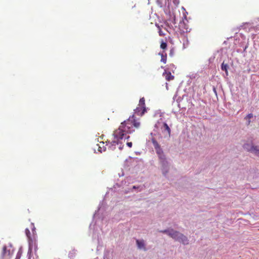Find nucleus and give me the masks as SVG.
Instances as JSON below:
<instances>
[{
  "label": "nucleus",
  "mask_w": 259,
  "mask_h": 259,
  "mask_svg": "<svg viewBox=\"0 0 259 259\" xmlns=\"http://www.w3.org/2000/svg\"><path fill=\"white\" fill-rule=\"evenodd\" d=\"M140 125V122L136 119L134 115L130 116L127 120L122 122L119 127L113 132L112 136L114 139L112 141L107 140L106 142V145L108 146L110 150H114L120 140L128 139L130 137L128 134L139 129Z\"/></svg>",
  "instance_id": "nucleus-1"
},
{
  "label": "nucleus",
  "mask_w": 259,
  "mask_h": 259,
  "mask_svg": "<svg viewBox=\"0 0 259 259\" xmlns=\"http://www.w3.org/2000/svg\"><path fill=\"white\" fill-rule=\"evenodd\" d=\"M162 233H166L170 237L174 239L175 240L182 242L184 244H187L188 243V240L187 238L179 232L174 231V230H164L160 231Z\"/></svg>",
  "instance_id": "nucleus-2"
},
{
  "label": "nucleus",
  "mask_w": 259,
  "mask_h": 259,
  "mask_svg": "<svg viewBox=\"0 0 259 259\" xmlns=\"http://www.w3.org/2000/svg\"><path fill=\"white\" fill-rule=\"evenodd\" d=\"M153 146L156 150V152L158 155L160 163L163 167H166L167 165V161L166 160V158L163 154L162 149L161 148L158 142L154 139L152 140Z\"/></svg>",
  "instance_id": "nucleus-3"
},
{
  "label": "nucleus",
  "mask_w": 259,
  "mask_h": 259,
  "mask_svg": "<svg viewBox=\"0 0 259 259\" xmlns=\"http://www.w3.org/2000/svg\"><path fill=\"white\" fill-rule=\"evenodd\" d=\"M145 100L144 97L140 99L138 107L135 110V114L139 116H143L146 112V108L145 106Z\"/></svg>",
  "instance_id": "nucleus-4"
},
{
  "label": "nucleus",
  "mask_w": 259,
  "mask_h": 259,
  "mask_svg": "<svg viewBox=\"0 0 259 259\" xmlns=\"http://www.w3.org/2000/svg\"><path fill=\"white\" fill-rule=\"evenodd\" d=\"M156 26L157 27L158 29V33L160 36H164L166 34L164 31L169 32V25L167 23H164V25H161L156 24Z\"/></svg>",
  "instance_id": "nucleus-5"
},
{
  "label": "nucleus",
  "mask_w": 259,
  "mask_h": 259,
  "mask_svg": "<svg viewBox=\"0 0 259 259\" xmlns=\"http://www.w3.org/2000/svg\"><path fill=\"white\" fill-rule=\"evenodd\" d=\"M244 149H246L248 151L254 153L256 155L259 156V147L251 146L249 147L248 144H245L243 146Z\"/></svg>",
  "instance_id": "nucleus-6"
},
{
  "label": "nucleus",
  "mask_w": 259,
  "mask_h": 259,
  "mask_svg": "<svg viewBox=\"0 0 259 259\" xmlns=\"http://www.w3.org/2000/svg\"><path fill=\"white\" fill-rule=\"evenodd\" d=\"M162 75L165 77L167 81H170L174 79L175 77L171 75V73L169 71H165L163 73Z\"/></svg>",
  "instance_id": "nucleus-7"
},
{
  "label": "nucleus",
  "mask_w": 259,
  "mask_h": 259,
  "mask_svg": "<svg viewBox=\"0 0 259 259\" xmlns=\"http://www.w3.org/2000/svg\"><path fill=\"white\" fill-rule=\"evenodd\" d=\"M136 243L137 244V246L139 249H143L144 250H146V248L145 247V243L143 240H137Z\"/></svg>",
  "instance_id": "nucleus-8"
},
{
  "label": "nucleus",
  "mask_w": 259,
  "mask_h": 259,
  "mask_svg": "<svg viewBox=\"0 0 259 259\" xmlns=\"http://www.w3.org/2000/svg\"><path fill=\"white\" fill-rule=\"evenodd\" d=\"M159 55L161 56L160 61L163 62L164 64H165L167 61L166 53L164 51H163L162 53H159Z\"/></svg>",
  "instance_id": "nucleus-9"
},
{
  "label": "nucleus",
  "mask_w": 259,
  "mask_h": 259,
  "mask_svg": "<svg viewBox=\"0 0 259 259\" xmlns=\"http://www.w3.org/2000/svg\"><path fill=\"white\" fill-rule=\"evenodd\" d=\"M253 117V114L252 113H249L247 114L244 118V119L247 121L246 125H249L251 123L250 119Z\"/></svg>",
  "instance_id": "nucleus-10"
},
{
  "label": "nucleus",
  "mask_w": 259,
  "mask_h": 259,
  "mask_svg": "<svg viewBox=\"0 0 259 259\" xmlns=\"http://www.w3.org/2000/svg\"><path fill=\"white\" fill-rule=\"evenodd\" d=\"M163 127L164 130L167 132V135L169 136L170 135V129L167 124L165 122L163 123Z\"/></svg>",
  "instance_id": "nucleus-11"
},
{
  "label": "nucleus",
  "mask_w": 259,
  "mask_h": 259,
  "mask_svg": "<svg viewBox=\"0 0 259 259\" xmlns=\"http://www.w3.org/2000/svg\"><path fill=\"white\" fill-rule=\"evenodd\" d=\"M228 65L227 64H225L224 62L222 64L221 69L222 70L225 71L227 74H228Z\"/></svg>",
  "instance_id": "nucleus-12"
},
{
  "label": "nucleus",
  "mask_w": 259,
  "mask_h": 259,
  "mask_svg": "<svg viewBox=\"0 0 259 259\" xmlns=\"http://www.w3.org/2000/svg\"><path fill=\"white\" fill-rule=\"evenodd\" d=\"M167 48V44L165 42H164L163 41H162L160 44V48L165 50Z\"/></svg>",
  "instance_id": "nucleus-13"
},
{
  "label": "nucleus",
  "mask_w": 259,
  "mask_h": 259,
  "mask_svg": "<svg viewBox=\"0 0 259 259\" xmlns=\"http://www.w3.org/2000/svg\"><path fill=\"white\" fill-rule=\"evenodd\" d=\"M25 233L27 236V237L29 239L30 238V232L28 229H25Z\"/></svg>",
  "instance_id": "nucleus-14"
},
{
  "label": "nucleus",
  "mask_w": 259,
  "mask_h": 259,
  "mask_svg": "<svg viewBox=\"0 0 259 259\" xmlns=\"http://www.w3.org/2000/svg\"><path fill=\"white\" fill-rule=\"evenodd\" d=\"M98 150L100 152H102L103 151H105V148H102L100 146H99L98 147Z\"/></svg>",
  "instance_id": "nucleus-15"
},
{
  "label": "nucleus",
  "mask_w": 259,
  "mask_h": 259,
  "mask_svg": "<svg viewBox=\"0 0 259 259\" xmlns=\"http://www.w3.org/2000/svg\"><path fill=\"white\" fill-rule=\"evenodd\" d=\"M126 145L128 147H129L130 148H131L132 147L133 143L131 142H129L126 143Z\"/></svg>",
  "instance_id": "nucleus-16"
},
{
  "label": "nucleus",
  "mask_w": 259,
  "mask_h": 259,
  "mask_svg": "<svg viewBox=\"0 0 259 259\" xmlns=\"http://www.w3.org/2000/svg\"><path fill=\"white\" fill-rule=\"evenodd\" d=\"M6 249H7V247H6V246H4L3 247V251H4V253H5V251H6Z\"/></svg>",
  "instance_id": "nucleus-17"
},
{
  "label": "nucleus",
  "mask_w": 259,
  "mask_h": 259,
  "mask_svg": "<svg viewBox=\"0 0 259 259\" xmlns=\"http://www.w3.org/2000/svg\"><path fill=\"white\" fill-rule=\"evenodd\" d=\"M169 55L170 56H172V50H170V53H169Z\"/></svg>",
  "instance_id": "nucleus-18"
},
{
  "label": "nucleus",
  "mask_w": 259,
  "mask_h": 259,
  "mask_svg": "<svg viewBox=\"0 0 259 259\" xmlns=\"http://www.w3.org/2000/svg\"><path fill=\"white\" fill-rule=\"evenodd\" d=\"M119 149H120V150H121V149H122V148L120 147H119Z\"/></svg>",
  "instance_id": "nucleus-19"
}]
</instances>
